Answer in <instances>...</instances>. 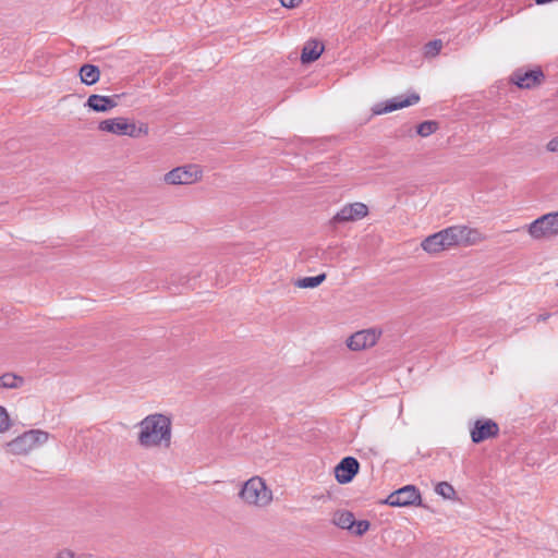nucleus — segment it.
I'll return each instance as SVG.
<instances>
[{"label":"nucleus","mask_w":558,"mask_h":558,"mask_svg":"<svg viewBox=\"0 0 558 558\" xmlns=\"http://www.w3.org/2000/svg\"><path fill=\"white\" fill-rule=\"evenodd\" d=\"M369 522L367 520L355 521L354 526L350 530L351 533L357 536H362L369 530Z\"/></svg>","instance_id":"obj_24"},{"label":"nucleus","mask_w":558,"mask_h":558,"mask_svg":"<svg viewBox=\"0 0 558 558\" xmlns=\"http://www.w3.org/2000/svg\"><path fill=\"white\" fill-rule=\"evenodd\" d=\"M548 316H549V314L541 315V316H539V319L545 320V319H547V318H548Z\"/></svg>","instance_id":"obj_29"},{"label":"nucleus","mask_w":558,"mask_h":558,"mask_svg":"<svg viewBox=\"0 0 558 558\" xmlns=\"http://www.w3.org/2000/svg\"><path fill=\"white\" fill-rule=\"evenodd\" d=\"M50 434L44 429L33 428L23 432L3 445L7 453L16 457L29 456L48 442Z\"/></svg>","instance_id":"obj_4"},{"label":"nucleus","mask_w":558,"mask_h":558,"mask_svg":"<svg viewBox=\"0 0 558 558\" xmlns=\"http://www.w3.org/2000/svg\"><path fill=\"white\" fill-rule=\"evenodd\" d=\"M368 214L365 204L356 202L344 205L333 217L335 222H349L363 219Z\"/></svg>","instance_id":"obj_12"},{"label":"nucleus","mask_w":558,"mask_h":558,"mask_svg":"<svg viewBox=\"0 0 558 558\" xmlns=\"http://www.w3.org/2000/svg\"><path fill=\"white\" fill-rule=\"evenodd\" d=\"M381 336V329L367 328L352 333L347 340L345 344L351 351H362L373 348Z\"/></svg>","instance_id":"obj_8"},{"label":"nucleus","mask_w":558,"mask_h":558,"mask_svg":"<svg viewBox=\"0 0 558 558\" xmlns=\"http://www.w3.org/2000/svg\"><path fill=\"white\" fill-rule=\"evenodd\" d=\"M354 514L347 510H338L333 512L331 522L342 529V530H351L354 526Z\"/></svg>","instance_id":"obj_18"},{"label":"nucleus","mask_w":558,"mask_h":558,"mask_svg":"<svg viewBox=\"0 0 558 558\" xmlns=\"http://www.w3.org/2000/svg\"><path fill=\"white\" fill-rule=\"evenodd\" d=\"M527 233L534 240H547L558 235V211L548 213L527 226Z\"/></svg>","instance_id":"obj_6"},{"label":"nucleus","mask_w":558,"mask_h":558,"mask_svg":"<svg viewBox=\"0 0 558 558\" xmlns=\"http://www.w3.org/2000/svg\"><path fill=\"white\" fill-rule=\"evenodd\" d=\"M441 47H442L441 40L429 41L425 46V54L428 57H434L440 51Z\"/></svg>","instance_id":"obj_25"},{"label":"nucleus","mask_w":558,"mask_h":558,"mask_svg":"<svg viewBox=\"0 0 558 558\" xmlns=\"http://www.w3.org/2000/svg\"><path fill=\"white\" fill-rule=\"evenodd\" d=\"M359 470V461L353 457H345L335 468V477L338 483L348 484L357 474Z\"/></svg>","instance_id":"obj_11"},{"label":"nucleus","mask_w":558,"mask_h":558,"mask_svg":"<svg viewBox=\"0 0 558 558\" xmlns=\"http://www.w3.org/2000/svg\"><path fill=\"white\" fill-rule=\"evenodd\" d=\"M435 492L445 499L456 500L457 493L451 484L448 482H440L436 485Z\"/></svg>","instance_id":"obj_21"},{"label":"nucleus","mask_w":558,"mask_h":558,"mask_svg":"<svg viewBox=\"0 0 558 558\" xmlns=\"http://www.w3.org/2000/svg\"><path fill=\"white\" fill-rule=\"evenodd\" d=\"M326 279L325 274H320L314 277H304L295 282V286L302 289H313L318 287Z\"/></svg>","instance_id":"obj_20"},{"label":"nucleus","mask_w":558,"mask_h":558,"mask_svg":"<svg viewBox=\"0 0 558 558\" xmlns=\"http://www.w3.org/2000/svg\"><path fill=\"white\" fill-rule=\"evenodd\" d=\"M420 100V96L416 93H412L411 95L404 97V96H397L395 98H391L387 100L386 102L376 104L373 108V114H384L388 112H392L398 109H402L412 105L417 104Z\"/></svg>","instance_id":"obj_10"},{"label":"nucleus","mask_w":558,"mask_h":558,"mask_svg":"<svg viewBox=\"0 0 558 558\" xmlns=\"http://www.w3.org/2000/svg\"><path fill=\"white\" fill-rule=\"evenodd\" d=\"M546 150L549 151V153H558V136L551 138L546 144Z\"/></svg>","instance_id":"obj_27"},{"label":"nucleus","mask_w":558,"mask_h":558,"mask_svg":"<svg viewBox=\"0 0 558 558\" xmlns=\"http://www.w3.org/2000/svg\"><path fill=\"white\" fill-rule=\"evenodd\" d=\"M420 502L421 494L418 489L413 485H407L391 493L386 499V504L391 507H407L418 505Z\"/></svg>","instance_id":"obj_9"},{"label":"nucleus","mask_w":558,"mask_h":558,"mask_svg":"<svg viewBox=\"0 0 558 558\" xmlns=\"http://www.w3.org/2000/svg\"><path fill=\"white\" fill-rule=\"evenodd\" d=\"M484 240L482 233L468 226H451L426 236L421 247L430 255H437L456 246H470Z\"/></svg>","instance_id":"obj_2"},{"label":"nucleus","mask_w":558,"mask_h":558,"mask_svg":"<svg viewBox=\"0 0 558 558\" xmlns=\"http://www.w3.org/2000/svg\"><path fill=\"white\" fill-rule=\"evenodd\" d=\"M119 96H102L93 94L87 98L86 106L96 112H108L118 106Z\"/></svg>","instance_id":"obj_14"},{"label":"nucleus","mask_w":558,"mask_h":558,"mask_svg":"<svg viewBox=\"0 0 558 558\" xmlns=\"http://www.w3.org/2000/svg\"><path fill=\"white\" fill-rule=\"evenodd\" d=\"M75 555L71 549L63 548L56 553L53 558H74Z\"/></svg>","instance_id":"obj_26"},{"label":"nucleus","mask_w":558,"mask_h":558,"mask_svg":"<svg viewBox=\"0 0 558 558\" xmlns=\"http://www.w3.org/2000/svg\"><path fill=\"white\" fill-rule=\"evenodd\" d=\"M24 384V379L12 373L0 376V387L4 389H17Z\"/></svg>","instance_id":"obj_19"},{"label":"nucleus","mask_w":558,"mask_h":558,"mask_svg":"<svg viewBox=\"0 0 558 558\" xmlns=\"http://www.w3.org/2000/svg\"><path fill=\"white\" fill-rule=\"evenodd\" d=\"M324 45L319 40L311 39L306 41L301 53L302 63H311L317 60L324 52Z\"/></svg>","instance_id":"obj_16"},{"label":"nucleus","mask_w":558,"mask_h":558,"mask_svg":"<svg viewBox=\"0 0 558 558\" xmlns=\"http://www.w3.org/2000/svg\"><path fill=\"white\" fill-rule=\"evenodd\" d=\"M543 73L541 71H517L512 75V81L520 88H532L541 82Z\"/></svg>","instance_id":"obj_15"},{"label":"nucleus","mask_w":558,"mask_h":558,"mask_svg":"<svg viewBox=\"0 0 558 558\" xmlns=\"http://www.w3.org/2000/svg\"><path fill=\"white\" fill-rule=\"evenodd\" d=\"M101 132L111 133L118 136L140 137L148 134V125L146 123H136L124 117L106 119L98 124Z\"/></svg>","instance_id":"obj_5"},{"label":"nucleus","mask_w":558,"mask_h":558,"mask_svg":"<svg viewBox=\"0 0 558 558\" xmlns=\"http://www.w3.org/2000/svg\"><path fill=\"white\" fill-rule=\"evenodd\" d=\"M238 497L244 507L263 510L271 505L274 493L262 476L254 475L242 483Z\"/></svg>","instance_id":"obj_3"},{"label":"nucleus","mask_w":558,"mask_h":558,"mask_svg":"<svg viewBox=\"0 0 558 558\" xmlns=\"http://www.w3.org/2000/svg\"><path fill=\"white\" fill-rule=\"evenodd\" d=\"M437 130V123L434 121H424L417 126V134L422 137L429 136Z\"/></svg>","instance_id":"obj_22"},{"label":"nucleus","mask_w":558,"mask_h":558,"mask_svg":"<svg viewBox=\"0 0 558 558\" xmlns=\"http://www.w3.org/2000/svg\"><path fill=\"white\" fill-rule=\"evenodd\" d=\"M203 170L197 165H184L163 174L162 181L168 185H190L201 181Z\"/></svg>","instance_id":"obj_7"},{"label":"nucleus","mask_w":558,"mask_h":558,"mask_svg":"<svg viewBox=\"0 0 558 558\" xmlns=\"http://www.w3.org/2000/svg\"><path fill=\"white\" fill-rule=\"evenodd\" d=\"M499 432L498 425L492 420L476 421L474 428L471 430L473 442H481L488 438L495 437Z\"/></svg>","instance_id":"obj_13"},{"label":"nucleus","mask_w":558,"mask_h":558,"mask_svg":"<svg viewBox=\"0 0 558 558\" xmlns=\"http://www.w3.org/2000/svg\"><path fill=\"white\" fill-rule=\"evenodd\" d=\"M81 82L87 86L96 84L100 78L99 68L94 64H84L80 69Z\"/></svg>","instance_id":"obj_17"},{"label":"nucleus","mask_w":558,"mask_h":558,"mask_svg":"<svg viewBox=\"0 0 558 558\" xmlns=\"http://www.w3.org/2000/svg\"><path fill=\"white\" fill-rule=\"evenodd\" d=\"M280 2L284 8L291 9L298 7L301 0H280Z\"/></svg>","instance_id":"obj_28"},{"label":"nucleus","mask_w":558,"mask_h":558,"mask_svg":"<svg viewBox=\"0 0 558 558\" xmlns=\"http://www.w3.org/2000/svg\"><path fill=\"white\" fill-rule=\"evenodd\" d=\"M12 426V422L7 409L0 405V434L7 433Z\"/></svg>","instance_id":"obj_23"},{"label":"nucleus","mask_w":558,"mask_h":558,"mask_svg":"<svg viewBox=\"0 0 558 558\" xmlns=\"http://www.w3.org/2000/svg\"><path fill=\"white\" fill-rule=\"evenodd\" d=\"M136 441L144 450H166L172 444V418L165 413H153L137 425Z\"/></svg>","instance_id":"obj_1"}]
</instances>
